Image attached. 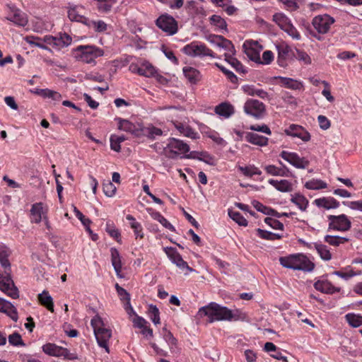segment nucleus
Masks as SVG:
<instances>
[{
	"label": "nucleus",
	"instance_id": "f257e3e1",
	"mask_svg": "<svg viewBox=\"0 0 362 362\" xmlns=\"http://www.w3.org/2000/svg\"><path fill=\"white\" fill-rule=\"evenodd\" d=\"M8 252L6 246L0 245V264L4 272L0 274V290L13 299L19 297L18 290L11 276V264L8 259Z\"/></svg>",
	"mask_w": 362,
	"mask_h": 362
},
{
	"label": "nucleus",
	"instance_id": "f03ea898",
	"mask_svg": "<svg viewBox=\"0 0 362 362\" xmlns=\"http://www.w3.org/2000/svg\"><path fill=\"white\" fill-rule=\"evenodd\" d=\"M197 315L199 317H208L209 322L221 320H231L235 318L232 311L224 306L216 303H211L208 305L199 308Z\"/></svg>",
	"mask_w": 362,
	"mask_h": 362
},
{
	"label": "nucleus",
	"instance_id": "7ed1b4c3",
	"mask_svg": "<svg viewBox=\"0 0 362 362\" xmlns=\"http://www.w3.org/2000/svg\"><path fill=\"white\" fill-rule=\"evenodd\" d=\"M281 264L286 268L294 270H302L304 272H311L315 267V264L306 256L302 254L292 255L286 257H281Z\"/></svg>",
	"mask_w": 362,
	"mask_h": 362
},
{
	"label": "nucleus",
	"instance_id": "20e7f679",
	"mask_svg": "<svg viewBox=\"0 0 362 362\" xmlns=\"http://www.w3.org/2000/svg\"><path fill=\"white\" fill-rule=\"evenodd\" d=\"M90 325L93 329L94 334L98 345L105 349L109 353L108 341L112 336V330L105 327L102 318L95 315L90 321Z\"/></svg>",
	"mask_w": 362,
	"mask_h": 362
},
{
	"label": "nucleus",
	"instance_id": "39448f33",
	"mask_svg": "<svg viewBox=\"0 0 362 362\" xmlns=\"http://www.w3.org/2000/svg\"><path fill=\"white\" fill-rule=\"evenodd\" d=\"M189 151V146L182 141L171 138L168 140V143L163 149L164 156L168 158H176L180 153H185Z\"/></svg>",
	"mask_w": 362,
	"mask_h": 362
},
{
	"label": "nucleus",
	"instance_id": "423d86ee",
	"mask_svg": "<svg viewBox=\"0 0 362 362\" xmlns=\"http://www.w3.org/2000/svg\"><path fill=\"white\" fill-rule=\"evenodd\" d=\"M182 52L190 57H205L209 56L212 58H215L216 55L214 52L208 48L204 44L193 42L190 44L185 45L182 48Z\"/></svg>",
	"mask_w": 362,
	"mask_h": 362
},
{
	"label": "nucleus",
	"instance_id": "0eeeda50",
	"mask_svg": "<svg viewBox=\"0 0 362 362\" xmlns=\"http://www.w3.org/2000/svg\"><path fill=\"white\" fill-rule=\"evenodd\" d=\"M334 22L333 17L328 14H322L315 16L312 20V25L318 33L327 34Z\"/></svg>",
	"mask_w": 362,
	"mask_h": 362
},
{
	"label": "nucleus",
	"instance_id": "6e6552de",
	"mask_svg": "<svg viewBox=\"0 0 362 362\" xmlns=\"http://www.w3.org/2000/svg\"><path fill=\"white\" fill-rule=\"evenodd\" d=\"M243 109L247 115L255 119L262 118L266 112L265 105L255 99H248L245 103Z\"/></svg>",
	"mask_w": 362,
	"mask_h": 362
},
{
	"label": "nucleus",
	"instance_id": "1a4fd4ad",
	"mask_svg": "<svg viewBox=\"0 0 362 362\" xmlns=\"http://www.w3.org/2000/svg\"><path fill=\"white\" fill-rule=\"evenodd\" d=\"M81 52V59L83 62L90 64L95 62V59L103 55V49L93 45H81L77 47Z\"/></svg>",
	"mask_w": 362,
	"mask_h": 362
},
{
	"label": "nucleus",
	"instance_id": "9d476101",
	"mask_svg": "<svg viewBox=\"0 0 362 362\" xmlns=\"http://www.w3.org/2000/svg\"><path fill=\"white\" fill-rule=\"evenodd\" d=\"M328 230L347 231L351 228V223L345 214L339 216L329 215Z\"/></svg>",
	"mask_w": 362,
	"mask_h": 362
},
{
	"label": "nucleus",
	"instance_id": "9b49d317",
	"mask_svg": "<svg viewBox=\"0 0 362 362\" xmlns=\"http://www.w3.org/2000/svg\"><path fill=\"white\" fill-rule=\"evenodd\" d=\"M156 25L169 35H174L177 32V23L175 18L165 13L161 15L156 20Z\"/></svg>",
	"mask_w": 362,
	"mask_h": 362
},
{
	"label": "nucleus",
	"instance_id": "f8f14e48",
	"mask_svg": "<svg viewBox=\"0 0 362 362\" xmlns=\"http://www.w3.org/2000/svg\"><path fill=\"white\" fill-rule=\"evenodd\" d=\"M10 11L6 19L13 23L19 27H24L28 24V19L26 13L14 6L9 7Z\"/></svg>",
	"mask_w": 362,
	"mask_h": 362
},
{
	"label": "nucleus",
	"instance_id": "ddd939ff",
	"mask_svg": "<svg viewBox=\"0 0 362 362\" xmlns=\"http://www.w3.org/2000/svg\"><path fill=\"white\" fill-rule=\"evenodd\" d=\"M280 156L297 168L305 169L309 165V161L300 158L297 153L283 151Z\"/></svg>",
	"mask_w": 362,
	"mask_h": 362
},
{
	"label": "nucleus",
	"instance_id": "4468645a",
	"mask_svg": "<svg viewBox=\"0 0 362 362\" xmlns=\"http://www.w3.org/2000/svg\"><path fill=\"white\" fill-rule=\"evenodd\" d=\"M164 250L171 262L176 264V266L180 269L192 271V269L188 266L185 261L183 260L182 256L177 252L176 249L173 247H165Z\"/></svg>",
	"mask_w": 362,
	"mask_h": 362
},
{
	"label": "nucleus",
	"instance_id": "2eb2a0df",
	"mask_svg": "<svg viewBox=\"0 0 362 362\" xmlns=\"http://www.w3.org/2000/svg\"><path fill=\"white\" fill-rule=\"evenodd\" d=\"M284 132L288 136L300 138L305 142L310 140V133L300 125L291 124Z\"/></svg>",
	"mask_w": 362,
	"mask_h": 362
},
{
	"label": "nucleus",
	"instance_id": "dca6fc26",
	"mask_svg": "<svg viewBox=\"0 0 362 362\" xmlns=\"http://www.w3.org/2000/svg\"><path fill=\"white\" fill-rule=\"evenodd\" d=\"M299 241L309 249L315 248L322 259L329 261L332 259V254L327 245L317 243H308L302 240Z\"/></svg>",
	"mask_w": 362,
	"mask_h": 362
},
{
	"label": "nucleus",
	"instance_id": "f3484780",
	"mask_svg": "<svg viewBox=\"0 0 362 362\" xmlns=\"http://www.w3.org/2000/svg\"><path fill=\"white\" fill-rule=\"evenodd\" d=\"M84 8L81 6H74L69 8L68 17L71 21L80 22L86 25L88 18L83 15Z\"/></svg>",
	"mask_w": 362,
	"mask_h": 362
},
{
	"label": "nucleus",
	"instance_id": "a211bd4d",
	"mask_svg": "<svg viewBox=\"0 0 362 362\" xmlns=\"http://www.w3.org/2000/svg\"><path fill=\"white\" fill-rule=\"evenodd\" d=\"M314 287L316 290L327 294H333L338 293L341 291L339 287L333 286L327 280H318L314 284Z\"/></svg>",
	"mask_w": 362,
	"mask_h": 362
},
{
	"label": "nucleus",
	"instance_id": "6ab92c4d",
	"mask_svg": "<svg viewBox=\"0 0 362 362\" xmlns=\"http://www.w3.org/2000/svg\"><path fill=\"white\" fill-rule=\"evenodd\" d=\"M45 212L44 211L42 204L41 202L35 203L32 205L30 209L31 222L38 223L42 219H44Z\"/></svg>",
	"mask_w": 362,
	"mask_h": 362
},
{
	"label": "nucleus",
	"instance_id": "aec40b11",
	"mask_svg": "<svg viewBox=\"0 0 362 362\" xmlns=\"http://www.w3.org/2000/svg\"><path fill=\"white\" fill-rule=\"evenodd\" d=\"M252 45V42L247 41L243 44V47L245 54L251 61L258 64L261 63L259 51L255 49Z\"/></svg>",
	"mask_w": 362,
	"mask_h": 362
},
{
	"label": "nucleus",
	"instance_id": "412c9836",
	"mask_svg": "<svg viewBox=\"0 0 362 362\" xmlns=\"http://www.w3.org/2000/svg\"><path fill=\"white\" fill-rule=\"evenodd\" d=\"M314 202L318 207L326 209H337L339 206V202L331 197L316 199Z\"/></svg>",
	"mask_w": 362,
	"mask_h": 362
},
{
	"label": "nucleus",
	"instance_id": "4be33fe9",
	"mask_svg": "<svg viewBox=\"0 0 362 362\" xmlns=\"http://www.w3.org/2000/svg\"><path fill=\"white\" fill-rule=\"evenodd\" d=\"M275 79H279L281 81V83L285 88L291 89V90H300L303 88V85L302 82L297 81L296 79L283 76H275Z\"/></svg>",
	"mask_w": 362,
	"mask_h": 362
},
{
	"label": "nucleus",
	"instance_id": "5701e85b",
	"mask_svg": "<svg viewBox=\"0 0 362 362\" xmlns=\"http://www.w3.org/2000/svg\"><path fill=\"white\" fill-rule=\"evenodd\" d=\"M276 49L278 50L277 62L280 66L284 67L286 66V59L291 52V49L288 45L284 44L277 45Z\"/></svg>",
	"mask_w": 362,
	"mask_h": 362
},
{
	"label": "nucleus",
	"instance_id": "b1692460",
	"mask_svg": "<svg viewBox=\"0 0 362 362\" xmlns=\"http://www.w3.org/2000/svg\"><path fill=\"white\" fill-rule=\"evenodd\" d=\"M214 111L217 115L225 118L230 117L235 112L234 107L228 103H222L219 104L216 106Z\"/></svg>",
	"mask_w": 362,
	"mask_h": 362
},
{
	"label": "nucleus",
	"instance_id": "393cba45",
	"mask_svg": "<svg viewBox=\"0 0 362 362\" xmlns=\"http://www.w3.org/2000/svg\"><path fill=\"white\" fill-rule=\"evenodd\" d=\"M183 74L187 80L192 84H196L202 78L200 72L193 67H184Z\"/></svg>",
	"mask_w": 362,
	"mask_h": 362
},
{
	"label": "nucleus",
	"instance_id": "a878e982",
	"mask_svg": "<svg viewBox=\"0 0 362 362\" xmlns=\"http://www.w3.org/2000/svg\"><path fill=\"white\" fill-rule=\"evenodd\" d=\"M245 139L248 142L259 146H267L269 140L267 137L252 132H247Z\"/></svg>",
	"mask_w": 362,
	"mask_h": 362
},
{
	"label": "nucleus",
	"instance_id": "bb28decb",
	"mask_svg": "<svg viewBox=\"0 0 362 362\" xmlns=\"http://www.w3.org/2000/svg\"><path fill=\"white\" fill-rule=\"evenodd\" d=\"M269 183L274 187L278 191L281 192H289L293 190L291 183L286 180H276L273 179L269 180Z\"/></svg>",
	"mask_w": 362,
	"mask_h": 362
},
{
	"label": "nucleus",
	"instance_id": "cd10ccee",
	"mask_svg": "<svg viewBox=\"0 0 362 362\" xmlns=\"http://www.w3.org/2000/svg\"><path fill=\"white\" fill-rule=\"evenodd\" d=\"M39 302L42 305L45 306L48 310L54 313V303L52 296L47 291L44 290L37 296Z\"/></svg>",
	"mask_w": 362,
	"mask_h": 362
},
{
	"label": "nucleus",
	"instance_id": "c85d7f7f",
	"mask_svg": "<svg viewBox=\"0 0 362 362\" xmlns=\"http://www.w3.org/2000/svg\"><path fill=\"white\" fill-rule=\"evenodd\" d=\"M175 127L180 132V133L185 136L194 139L198 138V134L195 132L189 125L182 123H178L175 124Z\"/></svg>",
	"mask_w": 362,
	"mask_h": 362
},
{
	"label": "nucleus",
	"instance_id": "c756f323",
	"mask_svg": "<svg viewBox=\"0 0 362 362\" xmlns=\"http://www.w3.org/2000/svg\"><path fill=\"white\" fill-rule=\"evenodd\" d=\"M324 240L325 243L334 247H338L340 245L344 244L349 240V239L346 237L329 235H325Z\"/></svg>",
	"mask_w": 362,
	"mask_h": 362
},
{
	"label": "nucleus",
	"instance_id": "7c9ffc66",
	"mask_svg": "<svg viewBox=\"0 0 362 362\" xmlns=\"http://www.w3.org/2000/svg\"><path fill=\"white\" fill-rule=\"evenodd\" d=\"M55 47L61 49L71 45L72 38L66 33H61L59 36H56Z\"/></svg>",
	"mask_w": 362,
	"mask_h": 362
},
{
	"label": "nucleus",
	"instance_id": "2f4dec72",
	"mask_svg": "<svg viewBox=\"0 0 362 362\" xmlns=\"http://www.w3.org/2000/svg\"><path fill=\"white\" fill-rule=\"evenodd\" d=\"M235 54L231 55H225V61L227 62L229 64L233 66L236 71L240 73H245L246 70L244 69L243 64L238 61L235 57H234Z\"/></svg>",
	"mask_w": 362,
	"mask_h": 362
},
{
	"label": "nucleus",
	"instance_id": "473e14b6",
	"mask_svg": "<svg viewBox=\"0 0 362 362\" xmlns=\"http://www.w3.org/2000/svg\"><path fill=\"white\" fill-rule=\"evenodd\" d=\"M253 206L257 209V211H260L266 215H270L273 216H279V212L276 210L269 208L258 201H254L252 202Z\"/></svg>",
	"mask_w": 362,
	"mask_h": 362
},
{
	"label": "nucleus",
	"instance_id": "72a5a7b5",
	"mask_svg": "<svg viewBox=\"0 0 362 362\" xmlns=\"http://www.w3.org/2000/svg\"><path fill=\"white\" fill-rule=\"evenodd\" d=\"M257 235L262 239L268 240H279L282 238V235L279 233H272L270 231L264 230L260 228L256 230Z\"/></svg>",
	"mask_w": 362,
	"mask_h": 362
},
{
	"label": "nucleus",
	"instance_id": "f704fd0d",
	"mask_svg": "<svg viewBox=\"0 0 362 362\" xmlns=\"http://www.w3.org/2000/svg\"><path fill=\"white\" fill-rule=\"evenodd\" d=\"M156 73V70L148 62H144L140 66L139 75L146 77L153 76Z\"/></svg>",
	"mask_w": 362,
	"mask_h": 362
},
{
	"label": "nucleus",
	"instance_id": "c9c22d12",
	"mask_svg": "<svg viewBox=\"0 0 362 362\" xmlns=\"http://www.w3.org/2000/svg\"><path fill=\"white\" fill-rule=\"evenodd\" d=\"M1 313H6L9 317H11L14 322H17L18 319V312L15 306L9 301H7L4 308Z\"/></svg>",
	"mask_w": 362,
	"mask_h": 362
},
{
	"label": "nucleus",
	"instance_id": "e433bc0d",
	"mask_svg": "<svg viewBox=\"0 0 362 362\" xmlns=\"http://www.w3.org/2000/svg\"><path fill=\"white\" fill-rule=\"evenodd\" d=\"M61 348L62 346H57L55 344L47 343L43 345L42 351L49 356L59 357Z\"/></svg>",
	"mask_w": 362,
	"mask_h": 362
},
{
	"label": "nucleus",
	"instance_id": "4c0bfd02",
	"mask_svg": "<svg viewBox=\"0 0 362 362\" xmlns=\"http://www.w3.org/2000/svg\"><path fill=\"white\" fill-rule=\"evenodd\" d=\"M86 25L90 28H93L95 32H104L107 30V25L103 21H92L88 20Z\"/></svg>",
	"mask_w": 362,
	"mask_h": 362
},
{
	"label": "nucleus",
	"instance_id": "58836bf2",
	"mask_svg": "<svg viewBox=\"0 0 362 362\" xmlns=\"http://www.w3.org/2000/svg\"><path fill=\"white\" fill-rule=\"evenodd\" d=\"M273 21L279 26L281 30L286 28L291 23L289 18L283 13H275L273 16Z\"/></svg>",
	"mask_w": 362,
	"mask_h": 362
},
{
	"label": "nucleus",
	"instance_id": "ea45409f",
	"mask_svg": "<svg viewBox=\"0 0 362 362\" xmlns=\"http://www.w3.org/2000/svg\"><path fill=\"white\" fill-rule=\"evenodd\" d=\"M346 320L353 327H358L362 325V316L354 313L346 314Z\"/></svg>",
	"mask_w": 362,
	"mask_h": 362
},
{
	"label": "nucleus",
	"instance_id": "a19ab883",
	"mask_svg": "<svg viewBox=\"0 0 362 362\" xmlns=\"http://www.w3.org/2000/svg\"><path fill=\"white\" fill-rule=\"evenodd\" d=\"M221 48H223L226 51V52L224 54L225 55H231V54H235L236 51L235 49V47L231 41L229 40H227L223 37V40H221V43L219 44V47Z\"/></svg>",
	"mask_w": 362,
	"mask_h": 362
},
{
	"label": "nucleus",
	"instance_id": "79ce46f5",
	"mask_svg": "<svg viewBox=\"0 0 362 362\" xmlns=\"http://www.w3.org/2000/svg\"><path fill=\"white\" fill-rule=\"evenodd\" d=\"M126 140L124 136L112 135L110 136V148L112 150L119 152L121 149L120 144Z\"/></svg>",
	"mask_w": 362,
	"mask_h": 362
},
{
	"label": "nucleus",
	"instance_id": "37998d69",
	"mask_svg": "<svg viewBox=\"0 0 362 362\" xmlns=\"http://www.w3.org/2000/svg\"><path fill=\"white\" fill-rule=\"evenodd\" d=\"M228 216L238 225L243 226H247V221L238 211H235L232 209H228Z\"/></svg>",
	"mask_w": 362,
	"mask_h": 362
},
{
	"label": "nucleus",
	"instance_id": "c03bdc74",
	"mask_svg": "<svg viewBox=\"0 0 362 362\" xmlns=\"http://www.w3.org/2000/svg\"><path fill=\"white\" fill-rule=\"evenodd\" d=\"M291 202L297 205L301 211H305L308 206V201L303 195L296 194L291 198Z\"/></svg>",
	"mask_w": 362,
	"mask_h": 362
},
{
	"label": "nucleus",
	"instance_id": "a18cd8bd",
	"mask_svg": "<svg viewBox=\"0 0 362 362\" xmlns=\"http://www.w3.org/2000/svg\"><path fill=\"white\" fill-rule=\"evenodd\" d=\"M118 128L120 130L134 133L135 130V125L127 119L118 118Z\"/></svg>",
	"mask_w": 362,
	"mask_h": 362
},
{
	"label": "nucleus",
	"instance_id": "49530a36",
	"mask_svg": "<svg viewBox=\"0 0 362 362\" xmlns=\"http://www.w3.org/2000/svg\"><path fill=\"white\" fill-rule=\"evenodd\" d=\"M239 170L241 171L245 176L252 177L255 175H260L262 174L261 170H259L255 165H247V166H239Z\"/></svg>",
	"mask_w": 362,
	"mask_h": 362
},
{
	"label": "nucleus",
	"instance_id": "de8ad7c7",
	"mask_svg": "<svg viewBox=\"0 0 362 362\" xmlns=\"http://www.w3.org/2000/svg\"><path fill=\"white\" fill-rule=\"evenodd\" d=\"M151 216L154 220L158 221L159 223L162 224L165 228L174 231V226L169 223L166 218H165L159 212H153L151 214Z\"/></svg>",
	"mask_w": 362,
	"mask_h": 362
},
{
	"label": "nucleus",
	"instance_id": "09e8293b",
	"mask_svg": "<svg viewBox=\"0 0 362 362\" xmlns=\"http://www.w3.org/2000/svg\"><path fill=\"white\" fill-rule=\"evenodd\" d=\"M8 343L15 346H24L25 343L23 342L21 336L18 332H14L10 334L8 337Z\"/></svg>",
	"mask_w": 362,
	"mask_h": 362
},
{
	"label": "nucleus",
	"instance_id": "8fccbe9b",
	"mask_svg": "<svg viewBox=\"0 0 362 362\" xmlns=\"http://www.w3.org/2000/svg\"><path fill=\"white\" fill-rule=\"evenodd\" d=\"M103 189L105 194L109 197H113L117 190V187L110 180H107L106 182L103 183Z\"/></svg>",
	"mask_w": 362,
	"mask_h": 362
},
{
	"label": "nucleus",
	"instance_id": "3c124183",
	"mask_svg": "<svg viewBox=\"0 0 362 362\" xmlns=\"http://www.w3.org/2000/svg\"><path fill=\"white\" fill-rule=\"evenodd\" d=\"M26 41L30 45H34L42 49H48V47L43 44L42 41H41V38L35 36H28L26 37Z\"/></svg>",
	"mask_w": 362,
	"mask_h": 362
},
{
	"label": "nucleus",
	"instance_id": "603ef678",
	"mask_svg": "<svg viewBox=\"0 0 362 362\" xmlns=\"http://www.w3.org/2000/svg\"><path fill=\"white\" fill-rule=\"evenodd\" d=\"M305 187L309 189H320L327 187V184L322 180H312L305 183Z\"/></svg>",
	"mask_w": 362,
	"mask_h": 362
},
{
	"label": "nucleus",
	"instance_id": "864d4df0",
	"mask_svg": "<svg viewBox=\"0 0 362 362\" xmlns=\"http://www.w3.org/2000/svg\"><path fill=\"white\" fill-rule=\"evenodd\" d=\"M151 320L155 325L160 323L159 310L156 305H151L148 309Z\"/></svg>",
	"mask_w": 362,
	"mask_h": 362
},
{
	"label": "nucleus",
	"instance_id": "5fc2aeb1",
	"mask_svg": "<svg viewBox=\"0 0 362 362\" xmlns=\"http://www.w3.org/2000/svg\"><path fill=\"white\" fill-rule=\"evenodd\" d=\"M163 336L165 341L168 344L170 349L177 344V339L173 337V334L166 328L163 329Z\"/></svg>",
	"mask_w": 362,
	"mask_h": 362
},
{
	"label": "nucleus",
	"instance_id": "6e6d98bb",
	"mask_svg": "<svg viewBox=\"0 0 362 362\" xmlns=\"http://www.w3.org/2000/svg\"><path fill=\"white\" fill-rule=\"evenodd\" d=\"M266 172L274 176H284L285 172L283 169L279 168L273 165H269L265 167Z\"/></svg>",
	"mask_w": 362,
	"mask_h": 362
},
{
	"label": "nucleus",
	"instance_id": "4d7b16f0",
	"mask_svg": "<svg viewBox=\"0 0 362 362\" xmlns=\"http://www.w3.org/2000/svg\"><path fill=\"white\" fill-rule=\"evenodd\" d=\"M215 66L218 67L232 83H235L238 81L237 76L232 71L226 69L223 66L218 63H215Z\"/></svg>",
	"mask_w": 362,
	"mask_h": 362
},
{
	"label": "nucleus",
	"instance_id": "13d9d810",
	"mask_svg": "<svg viewBox=\"0 0 362 362\" xmlns=\"http://www.w3.org/2000/svg\"><path fill=\"white\" fill-rule=\"evenodd\" d=\"M264 222L274 229L284 230V224L276 219L267 217L264 219Z\"/></svg>",
	"mask_w": 362,
	"mask_h": 362
},
{
	"label": "nucleus",
	"instance_id": "bf43d9fd",
	"mask_svg": "<svg viewBox=\"0 0 362 362\" xmlns=\"http://www.w3.org/2000/svg\"><path fill=\"white\" fill-rule=\"evenodd\" d=\"M210 21L214 25L218 26L221 29H225L227 27V23L226 21L219 16L213 15L210 18Z\"/></svg>",
	"mask_w": 362,
	"mask_h": 362
},
{
	"label": "nucleus",
	"instance_id": "052dcab7",
	"mask_svg": "<svg viewBox=\"0 0 362 362\" xmlns=\"http://www.w3.org/2000/svg\"><path fill=\"white\" fill-rule=\"evenodd\" d=\"M283 30H284L288 35L292 37L293 39L299 40L300 37L298 31L293 25L291 23L287 25L286 28H285Z\"/></svg>",
	"mask_w": 362,
	"mask_h": 362
},
{
	"label": "nucleus",
	"instance_id": "680f3d73",
	"mask_svg": "<svg viewBox=\"0 0 362 362\" xmlns=\"http://www.w3.org/2000/svg\"><path fill=\"white\" fill-rule=\"evenodd\" d=\"M106 231L112 238L118 239L120 236L119 230L115 228L113 223L110 221H107L106 223Z\"/></svg>",
	"mask_w": 362,
	"mask_h": 362
},
{
	"label": "nucleus",
	"instance_id": "e2e57ef3",
	"mask_svg": "<svg viewBox=\"0 0 362 362\" xmlns=\"http://www.w3.org/2000/svg\"><path fill=\"white\" fill-rule=\"evenodd\" d=\"M63 356L64 358L68 360H76L78 359L77 354L71 353L67 349L62 347L59 354V357Z\"/></svg>",
	"mask_w": 362,
	"mask_h": 362
},
{
	"label": "nucleus",
	"instance_id": "0e129e2a",
	"mask_svg": "<svg viewBox=\"0 0 362 362\" xmlns=\"http://www.w3.org/2000/svg\"><path fill=\"white\" fill-rule=\"evenodd\" d=\"M296 58L300 61H303L305 64H310L311 63V59L310 56L305 52L296 49Z\"/></svg>",
	"mask_w": 362,
	"mask_h": 362
},
{
	"label": "nucleus",
	"instance_id": "69168bd1",
	"mask_svg": "<svg viewBox=\"0 0 362 362\" xmlns=\"http://www.w3.org/2000/svg\"><path fill=\"white\" fill-rule=\"evenodd\" d=\"M112 261V264L114 267V269L116 272V274L117 276L119 277V278H123V275L121 274V269H122V262H121V259L119 258V259H111Z\"/></svg>",
	"mask_w": 362,
	"mask_h": 362
},
{
	"label": "nucleus",
	"instance_id": "338daca9",
	"mask_svg": "<svg viewBox=\"0 0 362 362\" xmlns=\"http://www.w3.org/2000/svg\"><path fill=\"white\" fill-rule=\"evenodd\" d=\"M344 205L349 207L354 210H359L362 211V200L352 201V202H343Z\"/></svg>",
	"mask_w": 362,
	"mask_h": 362
},
{
	"label": "nucleus",
	"instance_id": "774afa93",
	"mask_svg": "<svg viewBox=\"0 0 362 362\" xmlns=\"http://www.w3.org/2000/svg\"><path fill=\"white\" fill-rule=\"evenodd\" d=\"M274 59L273 52L270 50L264 51L262 54V61L260 64H269Z\"/></svg>",
	"mask_w": 362,
	"mask_h": 362
}]
</instances>
